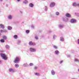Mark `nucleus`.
<instances>
[{
	"mask_svg": "<svg viewBox=\"0 0 79 79\" xmlns=\"http://www.w3.org/2000/svg\"><path fill=\"white\" fill-rule=\"evenodd\" d=\"M0 56L1 57H2L3 60H6L8 59V57L7 56H6L5 54H0Z\"/></svg>",
	"mask_w": 79,
	"mask_h": 79,
	"instance_id": "1",
	"label": "nucleus"
},
{
	"mask_svg": "<svg viewBox=\"0 0 79 79\" xmlns=\"http://www.w3.org/2000/svg\"><path fill=\"white\" fill-rule=\"evenodd\" d=\"M56 5V4L55 3L52 2H51L50 4V6L51 8H53L55 6V5Z\"/></svg>",
	"mask_w": 79,
	"mask_h": 79,
	"instance_id": "2",
	"label": "nucleus"
},
{
	"mask_svg": "<svg viewBox=\"0 0 79 79\" xmlns=\"http://www.w3.org/2000/svg\"><path fill=\"white\" fill-rule=\"evenodd\" d=\"M76 22H77V20L74 19H72L70 20V23L73 24H74V23H76Z\"/></svg>",
	"mask_w": 79,
	"mask_h": 79,
	"instance_id": "3",
	"label": "nucleus"
},
{
	"mask_svg": "<svg viewBox=\"0 0 79 79\" xmlns=\"http://www.w3.org/2000/svg\"><path fill=\"white\" fill-rule=\"evenodd\" d=\"M30 51L31 52H36V49L35 48H30Z\"/></svg>",
	"mask_w": 79,
	"mask_h": 79,
	"instance_id": "4",
	"label": "nucleus"
},
{
	"mask_svg": "<svg viewBox=\"0 0 79 79\" xmlns=\"http://www.w3.org/2000/svg\"><path fill=\"white\" fill-rule=\"evenodd\" d=\"M62 19L64 22H67L68 21V19L66 17H63Z\"/></svg>",
	"mask_w": 79,
	"mask_h": 79,
	"instance_id": "5",
	"label": "nucleus"
},
{
	"mask_svg": "<svg viewBox=\"0 0 79 79\" xmlns=\"http://www.w3.org/2000/svg\"><path fill=\"white\" fill-rule=\"evenodd\" d=\"M73 6H79V3H77L76 2H73Z\"/></svg>",
	"mask_w": 79,
	"mask_h": 79,
	"instance_id": "6",
	"label": "nucleus"
},
{
	"mask_svg": "<svg viewBox=\"0 0 79 79\" xmlns=\"http://www.w3.org/2000/svg\"><path fill=\"white\" fill-rule=\"evenodd\" d=\"M29 45H32L33 46L35 45V43H32V41L29 42Z\"/></svg>",
	"mask_w": 79,
	"mask_h": 79,
	"instance_id": "7",
	"label": "nucleus"
},
{
	"mask_svg": "<svg viewBox=\"0 0 79 79\" xmlns=\"http://www.w3.org/2000/svg\"><path fill=\"white\" fill-rule=\"evenodd\" d=\"M58 27L59 28L62 29V28H63V27H64V25L62 24H59Z\"/></svg>",
	"mask_w": 79,
	"mask_h": 79,
	"instance_id": "8",
	"label": "nucleus"
},
{
	"mask_svg": "<svg viewBox=\"0 0 79 79\" xmlns=\"http://www.w3.org/2000/svg\"><path fill=\"white\" fill-rule=\"evenodd\" d=\"M55 53L56 55H58L60 54V52L58 50H56L55 51Z\"/></svg>",
	"mask_w": 79,
	"mask_h": 79,
	"instance_id": "9",
	"label": "nucleus"
},
{
	"mask_svg": "<svg viewBox=\"0 0 79 79\" xmlns=\"http://www.w3.org/2000/svg\"><path fill=\"white\" fill-rule=\"evenodd\" d=\"M51 73L52 75L54 76V75L55 74V71H54V70H52L51 71Z\"/></svg>",
	"mask_w": 79,
	"mask_h": 79,
	"instance_id": "10",
	"label": "nucleus"
},
{
	"mask_svg": "<svg viewBox=\"0 0 79 79\" xmlns=\"http://www.w3.org/2000/svg\"><path fill=\"white\" fill-rule=\"evenodd\" d=\"M0 28L4 29L5 28V25H3L2 24H0Z\"/></svg>",
	"mask_w": 79,
	"mask_h": 79,
	"instance_id": "11",
	"label": "nucleus"
},
{
	"mask_svg": "<svg viewBox=\"0 0 79 79\" xmlns=\"http://www.w3.org/2000/svg\"><path fill=\"white\" fill-rule=\"evenodd\" d=\"M19 61V59L18 58H16L15 61V63H17L18 61Z\"/></svg>",
	"mask_w": 79,
	"mask_h": 79,
	"instance_id": "12",
	"label": "nucleus"
},
{
	"mask_svg": "<svg viewBox=\"0 0 79 79\" xmlns=\"http://www.w3.org/2000/svg\"><path fill=\"white\" fill-rule=\"evenodd\" d=\"M29 6L30 7H31V8H32V7H34V4L32 3H30L29 4Z\"/></svg>",
	"mask_w": 79,
	"mask_h": 79,
	"instance_id": "13",
	"label": "nucleus"
},
{
	"mask_svg": "<svg viewBox=\"0 0 79 79\" xmlns=\"http://www.w3.org/2000/svg\"><path fill=\"white\" fill-rule=\"evenodd\" d=\"M0 32L1 33H3V32H7V31L5 30H1Z\"/></svg>",
	"mask_w": 79,
	"mask_h": 79,
	"instance_id": "14",
	"label": "nucleus"
},
{
	"mask_svg": "<svg viewBox=\"0 0 79 79\" xmlns=\"http://www.w3.org/2000/svg\"><path fill=\"white\" fill-rule=\"evenodd\" d=\"M65 15L66 17H68V18H70L71 17V15L69 13L66 14Z\"/></svg>",
	"mask_w": 79,
	"mask_h": 79,
	"instance_id": "15",
	"label": "nucleus"
},
{
	"mask_svg": "<svg viewBox=\"0 0 79 79\" xmlns=\"http://www.w3.org/2000/svg\"><path fill=\"white\" fill-rule=\"evenodd\" d=\"M17 44H18V45H19V44H21V41L20 40H17Z\"/></svg>",
	"mask_w": 79,
	"mask_h": 79,
	"instance_id": "16",
	"label": "nucleus"
},
{
	"mask_svg": "<svg viewBox=\"0 0 79 79\" xmlns=\"http://www.w3.org/2000/svg\"><path fill=\"white\" fill-rule=\"evenodd\" d=\"M23 3L24 4H27L28 3V1L27 0H25L23 1Z\"/></svg>",
	"mask_w": 79,
	"mask_h": 79,
	"instance_id": "17",
	"label": "nucleus"
},
{
	"mask_svg": "<svg viewBox=\"0 0 79 79\" xmlns=\"http://www.w3.org/2000/svg\"><path fill=\"white\" fill-rule=\"evenodd\" d=\"M5 48L7 49H9L10 48V47L9 46V45L6 44L5 46Z\"/></svg>",
	"mask_w": 79,
	"mask_h": 79,
	"instance_id": "18",
	"label": "nucleus"
},
{
	"mask_svg": "<svg viewBox=\"0 0 79 79\" xmlns=\"http://www.w3.org/2000/svg\"><path fill=\"white\" fill-rule=\"evenodd\" d=\"M9 72H12V73H14L15 70H14V69H13L10 68L9 69Z\"/></svg>",
	"mask_w": 79,
	"mask_h": 79,
	"instance_id": "19",
	"label": "nucleus"
},
{
	"mask_svg": "<svg viewBox=\"0 0 79 79\" xmlns=\"http://www.w3.org/2000/svg\"><path fill=\"white\" fill-rule=\"evenodd\" d=\"M35 39H36V40H38V39H39V38H38V36H37V35L36 34L35 35Z\"/></svg>",
	"mask_w": 79,
	"mask_h": 79,
	"instance_id": "20",
	"label": "nucleus"
},
{
	"mask_svg": "<svg viewBox=\"0 0 79 79\" xmlns=\"http://www.w3.org/2000/svg\"><path fill=\"white\" fill-rule=\"evenodd\" d=\"M74 62H77V63H79V60L77 59H74Z\"/></svg>",
	"mask_w": 79,
	"mask_h": 79,
	"instance_id": "21",
	"label": "nucleus"
},
{
	"mask_svg": "<svg viewBox=\"0 0 79 79\" xmlns=\"http://www.w3.org/2000/svg\"><path fill=\"white\" fill-rule=\"evenodd\" d=\"M7 29L8 30H11L12 29V27L10 26H8L7 27Z\"/></svg>",
	"mask_w": 79,
	"mask_h": 79,
	"instance_id": "22",
	"label": "nucleus"
},
{
	"mask_svg": "<svg viewBox=\"0 0 79 79\" xmlns=\"http://www.w3.org/2000/svg\"><path fill=\"white\" fill-rule=\"evenodd\" d=\"M60 41H61V42H63V41H64V38H63V37H60Z\"/></svg>",
	"mask_w": 79,
	"mask_h": 79,
	"instance_id": "23",
	"label": "nucleus"
},
{
	"mask_svg": "<svg viewBox=\"0 0 79 79\" xmlns=\"http://www.w3.org/2000/svg\"><path fill=\"white\" fill-rule=\"evenodd\" d=\"M35 74L36 76H40V73H35Z\"/></svg>",
	"mask_w": 79,
	"mask_h": 79,
	"instance_id": "24",
	"label": "nucleus"
},
{
	"mask_svg": "<svg viewBox=\"0 0 79 79\" xmlns=\"http://www.w3.org/2000/svg\"><path fill=\"white\" fill-rule=\"evenodd\" d=\"M14 38L15 39H18V35H15L14 36Z\"/></svg>",
	"mask_w": 79,
	"mask_h": 79,
	"instance_id": "25",
	"label": "nucleus"
},
{
	"mask_svg": "<svg viewBox=\"0 0 79 79\" xmlns=\"http://www.w3.org/2000/svg\"><path fill=\"white\" fill-rule=\"evenodd\" d=\"M55 15L56 16H59L60 15V13L58 12H56L55 13Z\"/></svg>",
	"mask_w": 79,
	"mask_h": 79,
	"instance_id": "26",
	"label": "nucleus"
},
{
	"mask_svg": "<svg viewBox=\"0 0 79 79\" xmlns=\"http://www.w3.org/2000/svg\"><path fill=\"white\" fill-rule=\"evenodd\" d=\"M23 65L24 67H27L28 66V64L27 63H25L23 64Z\"/></svg>",
	"mask_w": 79,
	"mask_h": 79,
	"instance_id": "27",
	"label": "nucleus"
},
{
	"mask_svg": "<svg viewBox=\"0 0 79 79\" xmlns=\"http://www.w3.org/2000/svg\"><path fill=\"white\" fill-rule=\"evenodd\" d=\"M56 35H54L53 36V40H55V39H56Z\"/></svg>",
	"mask_w": 79,
	"mask_h": 79,
	"instance_id": "28",
	"label": "nucleus"
},
{
	"mask_svg": "<svg viewBox=\"0 0 79 79\" xmlns=\"http://www.w3.org/2000/svg\"><path fill=\"white\" fill-rule=\"evenodd\" d=\"M12 16L11 15H10L8 16V18L9 19H12Z\"/></svg>",
	"mask_w": 79,
	"mask_h": 79,
	"instance_id": "29",
	"label": "nucleus"
},
{
	"mask_svg": "<svg viewBox=\"0 0 79 79\" xmlns=\"http://www.w3.org/2000/svg\"><path fill=\"white\" fill-rule=\"evenodd\" d=\"M0 41L2 43H4V42H5V40H4L3 39L1 40Z\"/></svg>",
	"mask_w": 79,
	"mask_h": 79,
	"instance_id": "30",
	"label": "nucleus"
},
{
	"mask_svg": "<svg viewBox=\"0 0 79 79\" xmlns=\"http://www.w3.org/2000/svg\"><path fill=\"white\" fill-rule=\"evenodd\" d=\"M3 39L4 40H6V36H3Z\"/></svg>",
	"mask_w": 79,
	"mask_h": 79,
	"instance_id": "31",
	"label": "nucleus"
},
{
	"mask_svg": "<svg viewBox=\"0 0 79 79\" xmlns=\"http://www.w3.org/2000/svg\"><path fill=\"white\" fill-rule=\"evenodd\" d=\"M53 48H54L56 50H57V48H58V47H57V46H56L54 45L53 46Z\"/></svg>",
	"mask_w": 79,
	"mask_h": 79,
	"instance_id": "32",
	"label": "nucleus"
},
{
	"mask_svg": "<svg viewBox=\"0 0 79 79\" xmlns=\"http://www.w3.org/2000/svg\"><path fill=\"white\" fill-rule=\"evenodd\" d=\"M15 68H18L19 67V65L18 64H16L15 65Z\"/></svg>",
	"mask_w": 79,
	"mask_h": 79,
	"instance_id": "33",
	"label": "nucleus"
},
{
	"mask_svg": "<svg viewBox=\"0 0 79 79\" xmlns=\"http://www.w3.org/2000/svg\"><path fill=\"white\" fill-rule=\"evenodd\" d=\"M47 10H48L47 6H45V11H47Z\"/></svg>",
	"mask_w": 79,
	"mask_h": 79,
	"instance_id": "34",
	"label": "nucleus"
},
{
	"mask_svg": "<svg viewBox=\"0 0 79 79\" xmlns=\"http://www.w3.org/2000/svg\"><path fill=\"white\" fill-rule=\"evenodd\" d=\"M29 65L30 66H34V64L32 63H30L29 64Z\"/></svg>",
	"mask_w": 79,
	"mask_h": 79,
	"instance_id": "35",
	"label": "nucleus"
},
{
	"mask_svg": "<svg viewBox=\"0 0 79 79\" xmlns=\"http://www.w3.org/2000/svg\"><path fill=\"white\" fill-rule=\"evenodd\" d=\"M34 69L35 70H37V69H38V67H37V66H35L34 67Z\"/></svg>",
	"mask_w": 79,
	"mask_h": 79,
	"instance_id": "36",
	"label": "nucleus"
},
{
	"mask_svg": "<svg viewBox=\"0 0 79 79\" xmlns=\"http://www.w3.org/2000/svg\"><path fill=\"white\" fill-rule=\"evenodd\" d=\"M26 34H29V30H27L26 31Z\"/></svg>",
	"mask_w": 79,
	"mask_h": 79,
	"instance_id": "37",
	"label": "nucleus"
},
{
	"mask_svg": "<svg viewBox=\"0 0 79 79\" xmlns=\"http://www.w3.org/2000/svg\"><path fill=\"white\" fill-rule=\"evenodd\" d=\"M75 14L77 16H79V13H75Z\"/></svg>",
	"mask_w": 79,
	"mask_h": 79,
	"instance_id": "38",
	"label": "nucleus"
},
{
	"mask_svg": "<svg viewBox=\"0 0 79 79\" xmlns=\"http://www.w3.org/2000/svg\"><path fill=\"white\" fill-rule=\"evenodd\" d=\"M31 27V28H32L33 29H34V28L35 27L34 25H32Z\"/></svg>",
	"mask_w": 79,
	"mask_h": 79,
	"instance_id": "39",
	"label": "nucleus"
},
{
	"mask_svg": "<svg viewBox=\"0 0 79 79\" xmlns=\"http://www.w3.org/2000/svg\"><path fill=\"white\" fill-rule=\"evenodd\" d=\"M52 32V31L51 30H50V31H48L49 33H51V32Z\"/></svg>",
	"mask_w": 79,
	"mask_h": 79,
	"instance_id": "40",
	"label": "nucleus"
},
{
	"mask_svg": "<svg viewBox=\"0 0 79 79\" xmlns=\"http://www.w3.org/2000/svg\"><path fill=\"white\" fill-rule=\"evenodd\" d=\"M63 62V60L60 61V64H61V63H62Z\"/></svg>",
	"mask_w": 79,
	"mask_h": 79,
	"instance_id": "41",
	"label": "nucleus"
},
{
	"mask_svg": "<svg viewBox=\"0 0 79 79\" xmlns=\"http://www.w3.org/2000/svg\"><path fill=\"white\" fill-rule=\"evenodd\" d=\"M78 44L79 45V39L78 40Z\"/></svg>",
	"mask_w": 79,
	"mask_h": 79,
	"instance_id": "42",
	"label": "nucleus"
},
{
	"mask_svg": "<svg viewBox=\"0 0 79 79\" xmlns=\"http://www.w3.org/2000/svg\"><path fill=\"white\" fill-rule=\"evenodd\" d=\"M70 56H71L70 55H68V56H67V57H70Z\"/></svg>",
	"mask_w": 79,
	"mask_h": 79,
	"instance_id": "43",
	"label": "nucleus"
},
{
	"mask_svg": "<svg viewBox=\"0 0 79 79\" xmlns=\"http://www.w3.org/2000/svg\"><path fill=\"white\" fill-rule=\"evenodd\" d=\"M19 11L21 13H23V11H21V10H20Z\"/></svg>",
	"mask_w": 79,
	"mask_h": 79,
	"instance_id": "44",
	"label": "nucleus"
},
{
	"mask_svg": "<svg viewBox=\"0 0 79 79\" xmlns=\"http://www.w3.org/2000/svg\"><path fill=\"white\" fill-rule=\"evenodd\" d=\"M20 0H17V2H20Z\"/></svg>",
	"mask_w": 79,
	"mask_h": 79,
	"instance_id": "45",
	"label": "nucleus"
},
{
	"mask_svg": "<svg viewBox=\"0 0 79 79\" xmlns=\"http://www.w3.org/2000/svg\"><path fill=\"white\" fill-rule=\"evenodd\" d=\"M6 6L7 7V6H8V4H6Z\"/></svg>",
	"mask_w": 79,
	"mask_h": 79,
	"instance_id": "46",
	"label": "nucleus"
},
{
	"mask_svg": "<svg viewBox=\"0 0 79 79\" xmlns=\"http://www.w3.org/2000/svg\"><path fill=\"white\" fill-rule=\"evenodd\" d=\"M2 61L0 60V63H2Z\"/></svg>",
	"mask_w": 79,
	"mask_h": 79,
	"instance_id": "47",
	"label": "nucleus"
},
{
	"mask_svg": "<svg viewBox=\"0 0 79 79\" xmlns=\"http://www.w3.org/2000/svg\"><path fill=\"white\" fill-rule=\"evenodd\" d=\"M3 0H0V2H2V1Z\"/></svg>",
	"mask_w": 79,
	"mask_h": 79,
	"instance_id": "48",
	"label": "nucleus"
},
{
	"mask_svg": "<svg viewBox=\"0 0 79 79\" xmlns=\"http://www.w3.org/2000/svg\"><path fill=\"white\" fill-rule=\"evenodd\" d=\"M78 72H79V69H78Z\"/></svg>",
	"mask_w": 79,
	"mask_h": 79,
	"instance_id": "49",
	"label": "nucleus"
},
{
	"mask_svg": "<svg viewBox=\"0 0 79 79\" xmlns=\"http://www.w3.org/2000/svg\"><path fill=\"white\" fill-rule=\"evenodd\" d=\"M1 12V10L0 9V13Z\"/></svg>",
	"mask_w": 79,
	"mask_h": 79,
	"instance_id": "50",
	"label": "nucleus"
},
{
	"mask_svg": "<svg viewBox=\"0 0 79 79\" xmlns=\"http://www.w3.org/2000/svg\"><path fill=\"white\" fill-rule=\"evenodd\" d=\"M1 52H3V51H1Z\"/></svg>",
	"mask_w": 79,
	"mask_h": 79,
	"instance_id": "51",
	"label": "nucleus"
},
{
	"mask_svg": "<svg viewBox=\"0 0 79 79\" xmlns=\"http://www.w3.org/2000/svg\"><path fill=\"white\" fill-rule=\"evenodd\" d=\"M22 23H24L23 22H22Z\"/></svg>",
	"mask_w": 79,
	"mask_h": 79,
	"instance_id": "52",
	"label": "nucleus"
},
{
	"mask_svg": "<svg viewBox=\"0 0 79 79\" xmlns=\"http://www.w3.org/2000/svg\"><path fill=\"white\" fill-rule=\"evenodd\" d=\"M44 0V1H45V0Z\"/></svg>",
	"mask_w": 79,
	"mask_h": 79,
	"instance_id": "53",
	"label": "nucleus"
},
{
	"mask_svg": "<svg viewBox=\"0 0 79 79\" xmlns=\"http://www.w3.org/2000/svg\"><path fill=\"white\" fill-rule=\"evenodd\" d=\"M0 35H1V34H0Z\"/></svg>",
	"mask_w": 79,
	"mask_h": 79,
	"instance_id": "54",
	"label": "nucleus"
}]
</instances>
